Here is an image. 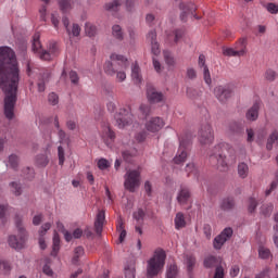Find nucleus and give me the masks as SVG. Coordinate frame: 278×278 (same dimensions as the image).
I'll return each mask as SVG.
<instances>
[{
  "instance_id": "obj_1",
  "label": "nucleus",
  "mask_w": 278,
  "mask_h": 278,
  "mask_svg": "<svg viewBox=\"0 0 278 278\" xmlns=\"http://www.w3.org/2000/svg\"><path fill=\"white\" fill-rule=\"evenodd\" d=\"M21 80V70L14 50L8 46L0 47V88L4 97V116L9 121L14 118L16 92Z\"/></svg>"
},
{
  "instance_id": "obj_2",
  "label": "nucleus",
  "mask_w": 278,
  "mask_h": 278,
  "mask_svg": "<svg viewBox=\"0 0 278 278\" xmlns=\"http://www.w3.org/2000/svg\"><path fill=\"white\" fill-rule=\"evenodd\" d=\"M210 162L216 164L219 170H227L231 164L236 163L233 148L227 142H220L215 146L210 154Z\"/></svg>"
},
{
  "instance_id": "obj_3",
  "label": "nucleus",
  "mask_w": 278,
  "mask_h": 278,
  "mask_svg": "<svg viewBox=\"0 0 278 278\" xmlns=\"http://www.w3.org/2000/svg\"><path fill=\"white\" fill-rule=\"evenodd\" d=\"M127 68H129V60L123 54H111V62L104 64L106 75L114 77L118 84H123L127 79Z\"/></svg>"
},
{
  "instance_id": "obj_4",
  "label": "nucleus",
  "mask_w": 278,
  "mask_h": 278,
  "mask_svg": "<svg viewBox=\"0 0 278 278\" xmlns=\"http://www.w3.org/2000/svg\"><path fill=\"white\" fill-rule=\"evenodd\" d=\"M15 227L17 229V236H9L8 243L11 249H14L15 251H23L29 238V232H27V229L23 226V217H15Z\"/></svg>"
},
{
  "instance_id": "obj_5",
  "label": "nucleus",
  "mask_w": 278,
  "mask_h": 278,
  "mask_svg": "<svg viewBox=\"0 0 278 278\" xmlns=\"http://www.w3.org/2000/svg\"><path fill=\"white\" fill-rule=\"evenodd\" d=\"M164 264H166V252L156 250L152 257L147 261V277H157L164 270Z\"/></svg>"
},
{
  "instance_id": "obj_6",
  "label": "nucleus",
  "mask_w": 278,
  "mask_h": 278,
  "mask_svg": "<svg viewBox=\"0 0 278 278\" xmlns=\"http://www.w3.org/2000/svg\"><path fill=\"white\" fill-rule=\"evenodd\" d=\"M124 187L129 192H136V188H140V169H128L126 172Z\"/></svg>"
},
{
  "instance_id": "obj_7",
  "label": "nucleus",
  "mask_w": 278,
  "mask_h": 278,
  "mask_svg": "<svg viewBox=\"0 0 278 278\" xmlns=\"http://www.w3.org/2000/svg\"><path fill=\"white\" fill-rule=\"evenodd\" d=\"M114 118L118 129H125L134 124V114H131V110L129 109H119Z\"/></svg>"
},
{
  "instance_id": "obj_8",
  "label": "nucleus",
  "mask_w": 278,
  "mask_h": 278,
  "mask_svg": "<svg viewBox=\"0 0 278 278\" xmlns=\"http://www.w3.org/2000/svg\"><path fill=\"white\" fill-rule=\"evenodd\" d=\"M198 140L200 144L207 146L214 142V129L210 124H203L198 132Z\"/></svg>"
},
{
  "instance_id": "obj_9",
  "label": "nucleus",
  "mask_w": 278,
  "mask_h": 278,
  "mask_svg": "<svg viewBox=\"0 0 278 278\" xmlns=\"http://www.w3.org/2000/svg\"><path fill=\"white\" fill-rule=\"evenodd\" d=\"M231 236H233V229L231 227L225 228L218 236H216L213 240V247L216 251H220L226 242L231 240Z\"/></svg>"
},
{
  "instance_id": "obj_10",
  "label": "nucleus",
  "mask_w": 278,
  "mask_h": 278,
  "mask_svg": "<svg viewBox=\"0 0 278 278\" xmlns=\"http://www.w3.org/2000/svg\"><path fill=\"white\" fill-rule=\"evenodd\" d=\"M240 50L236 48H223V54L227 58H244L247 55V39H240Z\"/></svg>"
},
{
  "instance_id": "obj_11",
  "label": "nucleus",
  "mask_w": 278,
  "mask_h": 278,
  "mask_svg": "<svg viewBox=\"0 0 278 278\" xmlns=\"http://www.w3.org/2000/svg\"><path fill=\"white\" fill-rule=\"evenodd\" d=\"M232 94H233V91L230 89L229 86L220 85L214 88V97H216L220 103H227V101L231 99Z\"/></svg>"
},
{
  "instance_id": "obj_12",
  "label": "nucleus",
  "mask_w": 278,
  "mask_h": 278,
  "mask_svg": "<svg viewBox=\"0 0 278 278\" xmlns=\"http://www.w3.org/2000/svg\"><path fill=\"white\" fill-rule=\"evenodd\" d=\"M100 137L103 140L104 144H106V147H110L112 142H114V140L116 139V134L112 131V128L109 124H104L100 129Z\"/></svg>"
},
{
  "instance_id": "obj_13",
  "label": "nucleus",
  "mask_w": 278,
  "mask_h": 278,
  "mask_svg": "<svg viewBox=\"0 0 278 278\" xmlns=\"http://www.w3.org/2000/svg\"><path fill=\"white\" fill-rule=\"evenodd\" d=\"M164 125H166V123H164L162 117H152L146 123V129L152 134H156V131L164 129Z\"/></svg>"
},
{
  "instance_id": "obj_14",
  "label": "nucleus",
  "mask_w": 278,
  "mask_h": 278,
  "mask_svg": "<svg viewBox=\"0 0 278 278\" xmlns=\"http://www.w3.org/2000/svg\"><path fill=\"white\" fill-rule=\"evenodd\" d=\"M147 40L151 47V53L157 58V55L162 53V50L160 49V42H157V33L155 30H150L148 33Z\"/></svg>"
},
{
  "instance_id": "obj_15",
  "label": "nucleus",
  "mask_w": 278,
  "mask_h": 278,
  "mask_svg": "<svg viewBox=\"0 0 278 278\" xmlns=\"http://www.w3.org/2000/svg\"><path fill=\"white\" fill-rule=\"evenodd\" d=\"M187 144L188 143L184 141V139L180 140L178 151L174 157V164H184V162L188 160V148L186 147Z\"/></svg>"
},
{
  "instance_id": "obj_16",
  "label": "nucleus",
  "mask_w": 278,
  "mask_h": 278,
  "mask_svg": "<svg viewBox=\"0 0 278 278\" xmlns=\"http://www.w3.org/2000/svg\"><path fill=\"white\" fill-rule=\"evenodd\" d=\"M147 99L150 103H162L164 101V93L156 91L153 86H148Z\"/></svg>"
},
{
  "instance_id": "obj_17",
  "label": "nucleus",
  "mask_w": 278,
  "mask_h": 278,
  "mask_svg": "<svg viewBox=\"0 0 278 278\" xmlns=\"http://www.w3.org/2000/svg\"><path fill=\"white\" fill-rule=\"evenodd\" d=\"M60 48H58V43L55 42H50L48 45V50H43V52L40 54V60H52L55 58V55L59 53Z\"/></svg>"
},
{
  "instance_id": "obj_18",
  "label": "nucleus",
  "mask_w": 278,
  "mask_h": 278,
  "mask_svg": "<svg viewBox=\"0 0 278 278\" xmlns=\"http://www.w3.org/2000/svg\"><path fill=\"white\" fill-rule=\"evenodd\" d=\"M262 104L260 102H254L253 105L245 112V118L250 123H255L260 118V108Z\"/></svg>"
},
{
  "instance_id": "obj_19",
  "label": "nucleus",
  "mask_w": 278,
  "mask_h": 278,
  "mask_svg": "<svg viewBox=\"0 0 278 278\" xmlns=\"http://www.w3.org/2000/svg\"><path fill=\"white\" fill-rule=\"evenodd\" d=\"M176 199L180 205H186L190 199V189H188V187L181 186L177 192Z\"/></svg>"
},
{
  "instance_id": "obj_20",
  "label": "nucleus",
  "mask_w": 278,
  "mask_h": 278,
  "mask_svg": "<svg viewBox=\"0 0 278 278\" xmlns=\"http://www.w3.org/2000/svg\"><path fill=\"white\" fill-rule=\"evenodd\" d=\"M58 4L63 14H68L77 5V0H59Z\"/></svg>"
},
{
  "instance_id": "obj_21",
  "label": "nucleus",
  "mask_w": 278,
  "mask_h": 278,
  "mask_svg": "<svg viewBox=\"0 0 278 278\" xmlns=\"http://www.w3.org/2000/svg\"><path fill=\"white\" fill-rule=\"evenodd\" d=\"M104 223H105V211H99L94 222L96 233L98 236H101V232L103 231Z\"/></svg>"
},
{
  "instance_id": "obj_22",
  "label": "nucleus",
  "mask_w": 278,
  "mask_h": 278,
  "mask_svg": "<svg viewBox=\"0 0 278 278\" xmlns=\"http://www.w3.org/2000/svg\"><path fill=\"white\" fill-rule=\"evenodd\" d=\"M31 50L40 58L41 53H45V50L42 49V43L40 42V34L36 33L33 36L31 41Z\"/></svg>"
},
{
  "instance_id": "obj_23",
  "label": "nucleus",
  "mask_w": 278,
  "mask_h": 278,
  "mask_svg": "<svg viewBox=\"0 0 278 278\" xmlns=\"http://www.w3.org/2000/svg\"><path fill=\"white\" fill-rule=\"evenodd\" d=\"M223 265V258L218 256H207L204 258V267L205 268H218V266Z\"/></svg>"
},
{
  "instance_id": "obj_24",
  "label": "nucleus",
  "mask_w": 278,
  "mask_h": 278,
  "mask_svg": "<svg viewBox=\"0 0 278 278\" xmlns=\"http://www.w3.org/2000/svg\"><path fill=\"white\" fill-rule=\"evenodd\" d=\"M131 79L135 84H142V74L140 73V66L134 64L131 67Z\"/></svg>"
},
{
  "instance_id": "obj_25",
  "label": "nucleus",
  "mask_w": 278,
  "mask_h": 278,
  "mask_svg": "<svg viewBox=\"0 0 278 278\" xmlns=\"http://www.w3.org/2000/svg\"><path fill=\"white\" fill-rule=\"evenodd\" d=\"M247 134V141L248 142H262L264 140V134L258 135L257 138H255V130H253L252 128H247L245 130Z\"/></svg>"
},
{
  "instance_id": "obj_26",
  "label": "nucleus",
  "mask_w": 278,
  "mask_h": 278,
  "mask_svg": "<svg viewBox=\"0 0 278 278\" xmlns=\"http://www.w3.org/2000/svg\"><path fill=\"white\" fill-rule=\"evenodd\" d=\"M54 127L58 131L59 140L61 144H66L67 143L66 132H64V130H62V128L60 127V121L58 119V116H54Z\"/></svg>"
},
{
  "instance_id": "obj_27",
  "label": "nucleus",
  "mask_w": 278,
  "mask_h": 278,
  "mask_svg": "<svg viewBox=\"0 0 278 278\" xmlns=\"http://www.w3.org/2000/svg\"><path fill=\"white\" fill-rule=\"evenodd\" d=\"M274 144H275V147H278V132H277V130H274L267 139V143H266L267 151H273V146Z\"/></svg>"
},
{
  "instance_id": "obj_28",
  "label": "nucleus",
  "mask_w": 278,
  "mask_h": 278,
  "mask_svg": "<svg viewBox=\"0 0 278 278\" xmlns=\"http://www.w3.org/2000/svg\"><path fill=\"white\" fill-rule=\"evenodd\" d=\"M86 255V251L84 250V247L78 245L74 249V255L72 257V264H79V258L84 257Z\"/></svg>"
},
{
  "instance_id": "obj_29",
  "label": "nucleus",
  "mask_w": 278,
  "mask_h": 278,
  "mask_svg": "<svg viewBox=\"0 0 278 278\" xmlns=\"http://www.w3.org/2000/svg\"><path fill=\"white\" fill-rule=\"evenodd\" d=\"M10 191L15 197H21L23 194V185H21L18 181H11L9 184Z\"/></svg>"
},
{
  "instance_id": "obj_30",
  "label": "nucleus",
  "mask_w": 278,
  "mask_h": 278,
  "mask_svg": "<svg viewBox=\"0 0 278 278\" xmlns=\"http://www.w3.org/2000/svg\"><path fill=\"white\" fill-rule=\"evenodd\" d=\"M53 244H52V257H58V253H60V235L54 231L53 233Z\"/></svg>"
},
{
  "instance_id": "obj_31",
  "label": "nucleus",
  "mask_w": 278,
  "mask_h": 278,
  "mask_svg": "<svg viewBox=\"0 0 278 278\" xmlns=\"http://www.w3.org/2000/svg\"><path fill=\"white\" fill-rule=\"evenodd\" d=\"M125 278H136V264L127 263L124 267Z\"/></svg>"
},
{
  "instance_id": "obj_32",
  "label": "nucleus",
  "mask_w": 278,
  "mask_h": 278,
  "mask_svg": "<svg viewBox=\"0 0 278 278\" xmlns=\"http://www.w3.org/2000/svg\"><path fill=\"white\" fill-rule=\"evenodd\" d=\"M121 0H113L112 2H108L103 5V9L106 10V12H118L121 10Z\"/></svg>"
},
{
  "instance_id": "obj_33",
  "label": "nucleus",
  "mask_w": 278,
  "mask_h": 278,
  "mask_svg": "<svg viewBox=\"0 0 278 278\" xmlns=\"http://www.w3.org/2000/svg\"><path fill=\"white\" fill-rule=\"evenodd\" d=\"M236 206V202L231 198H226L220 203V210L223 212H231V210Z\"/></svg>"
},
{
  "instance_id": "obj_34",
  "label": "nucleus",
  "mask_w": 278,
  "mask_h": 278,
  "mask_svg": "<svg viewBox=\"0 0 278 278\" xmlns=\"http://www.w3.org/2000/svg\"><path fill=\"white\" fill-rule=\"evenodd\" d=\"M7 168H13L16 170L18 168V156L16 154H11L5 162Z\"/></svg>"
},
{
  "instance_id": "obj_35",
  "label": "nucleus",
  "mask_w": 278,
  "mask_h": 278,
  "mask_svg": "<svg viewBox=\"0 0 278 278\" xmlns=\"http://www.w3.org/2000/svg\"><path fill=\"white\" fill-rule=\"evenodd\" d=\"M35 164L39 168H45L49 164V157L46 154H38L35 159Z\"/></svg>"
},
{
  "instance_id": "obj_36",
  "label": "nucleus",
  "mask_w": 278,
  "mask_h": 278,
  "mask_svg": "<svg viewBox=\"0 0 278 278\" xmlns=\"http://www.w3.org/2000/svg\"><path fill=\"white\" fill-rule=\"evenodd\" d=\"M176 229H184L186 227V217L184 213H177L174 219Z\"/></svg>"
},
{
  "instance_id": "obj_37",
  "label": "nucleus",
  "mask_w": 278,
  "mask_h": 278,
  "mask_svg": "<svg viewBox=\"0 0 278 278\" xmlns=\"http://www.w3.org/2000/svg\"><path fill=\"white\" fill-rule=\"evenodd\" d=\"M238 175L241 179H247V177H249V165H247V163H239Z\"/></svg>"
},
{
  "instance_id": "obj_38",
  "label": "nucleus",
  "mask_w": 278,
  "mask_h": 278,
  "mask_svg": "<svg viewBox=\"0 0 278 278\" xmlns=\"http://www.w3.org/2000/svg\"><path fill=\"white\" fill-rule=\"evenodd\" d=\"M112 36H113V38H115V40H123V38H125L123 28L121 27V25H113Z\"/></svg>"
},
{
  "instance_id": "obj_39",
  "label": "nucleus",
  "mask_w": 278,
  "mask_h": 278,
  "mask_svg": "<svg viewBox=\"0 0 278 278\" xmlns=\"http://www.w3.org/2000/svg\"><path fill=\"white\" fill-rule=\"evenodd\" d=\"M258 256L261 260H270L273 257V253L268 248L261 245L258 248Z\"/></svg>"
},
{
  "instance_id": "obj_40",
  "label": "nucleus",
  "mask_w": 278,
  "mask_h": 278,
  "mask_svg": "<svg viewBox=\"0 0 278 278\" xmlns=\"http://www.w3.org/2000/svg\"><path fill=\"white\" fill-rule=\"evenodd\" d=\"M132 217L139 224L143 223L144 220H147V212L142 208H138L134 212Z\"/></svg>"
},
{
  "instance_id": "obj_41",
  "label": "nucleus",
  "mask_w": 278,
  "mask_h": 278,
  "mask_svg": "<svg viewBox=\"0 0 278 278\" xmlns=\"http://www.w3.org/2000/svg\"><path fill=\"white\" fill-rule=\"evenodd\" d=\"M97 166H98L99 170H108V168H110L112 166V162H110L109 160H106L104 157L98 159Z\"/></svg>"
},
{
  "instance_id": "obj_42",
  "label": "nucleus",
  "mask_w": 278,
  "mask_h": 278,
  "mask_svg": "<svg viewBox=\"0 0 278 278\" xmlns=\"http://www.w3.org/2000/svg\"><path fill=\"white\" fill-rule=\"evenodd\" d=\"M85 34L89 36V38H94L97 36V26L91 23L85 24Z\"/></svg>"
},
{
  "instance_id": "obj_43",
  "label": "nucleus",
  "mask_w": 278,
  "mask_h": 278,
  "mask_svg": "<svg viewBox=\"0 0 278 278\" xmlns=\"http://www.w3.org/2000/svg\"><path fill=\"white\" fill-rule=\"evenodd\" d=\"M178 273H179V269L177 268V265L170 264L167 266L166 278H175L177 277Z\"/></svg>"
},
{
  "instance_id": "obj_44",
  "label": "nucleus",
  "mask_w": 278,
  "mask_h": 278,
  "mask_svg": "<svg viewBox=\"0 0 278 278\" xmlns=\"http://www.w3.org/2000/svg\"><path fill=\"white\" fill-rule=\"evenodd\" d=\"M70 37H77L81 34V27L78 24H73L72 27L66 29Z\"/></svg>"
},
{
  "instance_id": "obj_45",
  "label": "nucleus",
  "mask_w": 278,
  "mask_h": 278,
  "mask_svg": "<svg viewBox=\"0 0 278 278\" xmlns=\"http://www.w3.org/2000/svg\"><path fill=\"white\" fill-rule=\"evenodd\" d=\"M187 97L188 99H199V97H201V90L193 87H188Z\"/></svg>"
},
{
  "instance_id": "obj_46",
  "label": "nucleus",
  "mask_w": 278,
  "mask_h": 278,
  "mask_svg": "<svg viewBox=\"0 0 278 278\" xmlns=\"http://www.w3.org/2000/svg\"><path fill=\"white\" fill-rule=\"evenodd\" d=\"M117 231H119V242H125V238H127V230L123 227V220H119Z\"/></svg>"
},
{
  "instance_id": "obj_47",
  "label": "nucleus",
  "mask_w": 278,
  "mask_h": 278,
  "mask_svg": "<svg viewBox=\"0 0 278 278\" xmlns=\"http://www.w3.org/2000/svg\"><path fill=\"white\" fill-rule=\"evenodd\" d=\"M264 77L266 81H275V79H277V72H275V70L268 68L266 70Z\"/></svg>"
},
{
  "instance_id": "obj_48",
  "label": "nucleus",
  "mask_w": 278,
  "mask_h": 278,
  "mask_svg": "<svg viewBox=\"0 0 278 278\" xmlns=\"http://www.w3.org/2000/svg\"><path fill=\"white\" fill-rule=\"evenodd\" d=\"M202 73H203V79L206 86H212V74H210V68L207 66H204V70H202Z\"/></svg>"
},
{
  "instance_id": "obj_49",
  "label": "nucleus",
  "mask_w": 278,
  "mask_h": 278,
  "mask_svg": "<svg viewBox=\"0 0 278 278\" xmlns=\"http://www.w3.org/2000/svg\"><path fill=\"white\" fill-rule=\"evenodd\" d=\"M163 55L167 66H173L175 64V58H173V54L169 51H163Z\"/></svg>"
},
{
  "instance_id": "obj_50",
  "label": "nucleus",
  "mask_w": 278,
  "mask_h": 278,
  "mask_svg": "<svg viewBox=\"0 0 278 278\" xmlns=\"http://www.w3.org/2000/svg\"><path fill=\"white\" fill-rule=\"evenodd\" d=\"M139 112L142 114L143 118H147L151 114V106L149 104H140Z\"/></svg>"
},
{
  "instance_id": "obj_51",
  "label": "nucleus",
  "mask_w": 278,
  "mask_h": 278,
  "mask_svg": "<svg viewBox=\"0 0 278 278\" xmlns=\"http://www.w3.org/2000/svg\"><path fill=\"white\" fill-rule=\"evenodd\" d=\"M58 157H59V165L64 166L65 156H64V147L59 146L58 147Z\"/></svg>"
},
{
  "instance_id": "obj_52",
  "label": "nucleus",
  "mask_w": 278,
  "mask_h": 278,
  "mask_svg": "<svg viewBox=\"0 0 278 278\" xmlns=\"http://www.w3.org/2000/svg\"><path fill=\"white\" fill-rule=\"evenodd\" d=\"M194 264H197V260L194 258V256L189 255L186 257V265L189 271L192 270V268H194Z\"/></svg>"
},
{
  "instance_id": "obj_53",
  "label": "nucleus",
  "mask_w": 278,
  "mask_h": 278,
  "mask_svg": "<svg viewBox=\"0 0 278 278\" xmlns=\"http://www.w3.org/2000/svg\"><path fill=\"white\" fill-rule=\"evenodd\" d=\"M275 223H276V225L274 226V231H275L274 244L278 249V213L275 215Z\"/></svg>"
},
{
  "instance_id": "obj_54",
  "label": "nucleus",
  "mask_w": 278,
  "mask_h": 278,
  "mask_svg": "<svg viewBox=\"0 0 278 278\" xmlns=\"http://www.w3.org/2000/svg\"><path fill=\"white\" fill-rule=\"evenodd\" d=\"M266 10L269 12V14H278V4L269 2L266 4Z\"/></svg>"
},
{
  "instance_id": "obj_55",
  "label": "nucleus",
  "mask_w": 278,
  "mask_h": 278,
  "mask_svg": "<svg viewBox=\"0 0 278 278\" xmlns=\"http://www.w3.org/2000/svg\"><path fill=\"white\" fill-rule=\"evenodd\" d=\"M186 173H188V175L197 176V173H198L197 165H194V163H188L186 165Z\"/></svg>"
},
{
  "instance_id": "obj_56",
  "label": "nucleus",
  "mask_w": 278,
  "mask_h": 278,
  "mask_svg": "<svg viewBox=\"0 0 278 278\" xmlns=\"http://www.w3.org/2000/svg\"><path fill=\"white\" fill-rule=\"evenodd\" d=\"M273 212V204H264L261 207V214H263L264 216H269V214H271Z\"/></svg>"
},
{
  "instance_id": "obj_57",
  "label": "nucleus",
  "mask_w": 278,
  "mask_h": 278,
  "mask_svg": "<svg viewBox=\"0 0 278 278\" xmlns=\"http://www.w3.org/2000/svg\"><path fill=\"white\" fill-rule=\"evenodd\" d=\"M48 101L51 105H58V103H60V98L58 97V93L52 92L48 96Z\"/></svg>"
},
{
  "instance_id": "obj_58",
  "label": "nucleus",
  "mask_w": 278,
  "mask_h": 278,
  "mask_svg": "<svg viewBox=\"0 0 278 278\" xmlns=\"http://www.w3.org/2000/svg\"><path fill=\"white\" fill-rule=\"evenodd\" d=\"M144 192L148 197L153 194V184L150 180L144 182Z\"/></svg>"
},
{
  "instance_id": "obj_59",
  "label": "nucleus",
  "mask_w": 278,
  "mask_h": 278,
  "mask_svg": "<svg viewBox=\"0 0 278 278\" xmlns=\"http://www.w3.org/2000/svg\"><path fill=\"white\" fill-rule=\"evenodd\" d=\"M214 278H225V267L223 265L215 268Z\"/></svg>"
},
{
  "instance_id": "obj_60",
  "label": "nucleus",
  "mask_w": 278,
  "mask_h": 278,
  "mask_svg": "<svg viewBox=\"0 0 278 278\" xmlns=\"http://www.w3.org/2000/svg\"><path fill=\"white\" fill-rule=\"evenodd\" d=\"M186 75L188 79L194 80L197 79V70H194L193 67H188Z\"/></svg>"
},
{
  "instance_id": "obj_61",
  "label": "nucleus",
  "mask_w": 278,
  "mask_h": 278,
  "mask_svg": "<svg viewBox=\"0 0 278 278\" xmlns=\"http://www.w3.org/2000/svg\"><path fill=\"white\" fill-rule=\"evenodd\" d=\"M256 207H257V200H255L254 198H251L249 200V206H248L250 214H253Z\"/></svg>"
},
{
  "instance_id": "obj_62",
  "label": "nucleus",
  "mask_w": 278,
  "mask_h": 278,
  "mask_svg": "<svg viewBox=\"0 0 278 278\" xmlns=\"http://www.w3.org/2000/svg\"><path fill=\"white\" fill-rule=\"evenodd\" d=\"M49 229H51V223H45L39 229V236H47Z\"/></svg>"
},
{
  "instance_id": "obj_63",
  "label": "nucleus",
  "mask_w": 278,
  "mask_h": 278,
  "mask_svg": "<svg viewBox=\"0 0 278 278\" xmlns=\"http://www.w3.org/2000/svg\"><path fill=\"white\" fill-rule=\"evenodd\" d=\"M125 5L127 12H134L136 10V0H126Z\"/></svg>"
},
{
  "instance_id": "obj_64",
  "label": "nucleus",
  "mask_w": 278,
  "mask_h": 278,
  "mask_svg": "<svg viewBox=\"0 0 278 278\" xmlns=\"http://www.w3.org/2000/svg\"><path fill=\"white\" fill-rule=\"evenodd\" d=\"M255 278H270V268H265L261 274L256 275Z\"/></svg>"
}]
</instances>
